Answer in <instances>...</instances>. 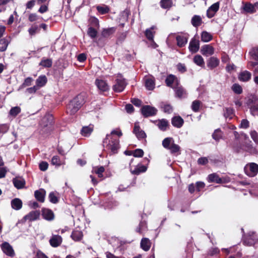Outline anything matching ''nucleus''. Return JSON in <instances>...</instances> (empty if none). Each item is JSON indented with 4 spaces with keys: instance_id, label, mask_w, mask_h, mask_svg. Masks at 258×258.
<instances>
[{
    "instance_id": "nucleus-44",
    "label": "nucleus",
    "mask_w": 258,
    "mask_h": 258,
    "mask_svg": "<svg viewBox=\"0 0 258 258\" xmlns=\"http://www.w3.org/2000/svg\"><path fill=\"white\" fill-rule=\"evenodd\" d=\"M232 148L235 152L240 153L242 151V144H240L238 140L234 141Z\"/></svg>"
},
{
    "instance_id": "nucleus-10",
    "label": "nucleus",
    "mask_w": 258,
    "mask_h": 258,
    "mask_svg": "<svg viewBox=\"0 0 258 258\" xmlns=\"http://www.w3.org/2000/svg\"><path fill=\"white\" fill-rule=\"evenodd\" d=\"M40 213L39 211L35 210L30 212L26 215L23 218L24 221L28 220L29 222H32L39 219Z\"/></svg>"
},
{
    "instance_id": "nucleus-41",
    "label": "nucleus",
    "mask_w": 258,
    "mask_h": 258,
    "mask_svg": "<svg viewBox=\"0 0 258 258\" xmlns=\"http://www.w3.org/2000/svg\"><path fill=\"white\" fill-rule=\"evenodd\" d=\"M224 116L226 118L232 119L234 116V110L231 107H227L224 109Z\"/></svg>"
},
{
    "instance_id": "nucleus-21",
    "label": "nucleus",
    "mask_w": 258,
    "mask_h": 258,
    "mask_svg": "<svg viewBox=\"0 0 258 258\" xmlns=\"http://www.w3.org/2000/svg\"><path fill=\"white\" fill-rule=\"evenodd\" d=\"M242 10L246 14H253L256 12V9H254L253 5L249 2H242Z\"/></svg>"
},
{
    "instance_id": "nucleus-62",
    "label": "nucleus",
    "mask_w": 258,
    "mask_h": 258,
    "mask_svg": "<svg viewBox=\"0 0 258 258\" xmlns=\"http://www.w3.org/2000/svg\"><path fill=\"white\" fill-rule=\"evenodd\" d=\"M248 66L249 69H251V68H255L253 71L254 75H258V61H250L248 63Z\"/></svg>"
},
{
    "instance_id": "nucleus-16",
    "label": "nucleus",
    "mask_w": 258,
    "mask_h": 258,
    "mask_svg": "<svg viewBox=\"0 0 258 258\" xmlns=\"http://www.w3.org/2000/svg\"><path fill=\"white\" fill-rule=\"evenodd\" d=\"M46 191L43 188H40L34 191V197L37 201L40 203H43L45 201Z\"/></svg>"
},
{
    "instance_id": "nucleus-17",
    "label": "nucleus",
    "mask_w": 258,
    "mask_h": 258,
    "mask_svg": "<svg viewBox=\"0 0 258 258\" xmlns=\"http://www.w3.org/2000/svg\"><path fill=\"white\" fill-rule=\"evenodd\" d=\"M200 48V41L196 39L195 37L192 38L190 40L189 44V49L192 52L196 53Z\"/></svg>"
},
{
    "instance_id": "nucleus-53",
    "label": "nucleus",
    "mask_w": 258,
    "mask_h": 258,
    "mask_svg": "<svg viewBox=\"0 0 258 258\" xmlns=\"http://www.w3.org/2000/svg\"><path fill=\"white\" fill-rule=\"evenodd\" d=\"M222 134L220 129H216L212 134V138L214 140L218 142L222 138Z\"/></svg>"
},
{
    "instance_id": "nucleus-46",
    "label": "nucleus",
    "mask_w": 258,
    "mask_h": 258,
    "mask_svg": "<svg viewBox=\"0 0 258 258\" xmlns=\"http://www.w3.org/2000/svg\"><path fill=\"white\" fill-rule=\"evenodd\" d=\"M39 26L36 23L32 25L31 27L29 29L28 32L30 35L33 36L40 32Z\"/></svg>"
},
{
    "instance_id": "nucleus-24",
    "label": "nucleus",
    "mask_w": 258,
    "mask_h": 258,
    "mask_svg": "<svg viewBox=\"0 0 258 258\" xmlns=\"http://www.w3.org/2000/svg\"><path fill=\"white\" fill-rule=\"evenodd\" d=\"M219 60L217 57L212 56L207 60V65L210 70H213L219 66Z\"/></svg>"
},
{
    "instance_id": "nucleus-34",
    "label": "nucleus",
    "mask_w": 258,
    "mask_h": 258,
    "mask_svg": "<svg viewBox=\"0 0 258 258\" xmlns=\"http://www.w3.org/2000/svg\"><path fill=\"white\" fill-rule=\"evenodd\" d=\"M11 205L12 208L15 210H20L23 205L21 200L19 198H15L11 201Z\"/></svg>"
},
{
    "instance_id": "nucleus-54",
    "label": "nucleus",
    "mask_w": 258,
    "mask_h": 258,
    "mask_svg": "<svg viewBox=\"0 0 258 258\" xmlns=\"http://www.w3.org/2000/svg\"><path fill=\"white\" fill-rule=\"evenodd\" d=\"M258 104V98L255 95H251L249 97L247 101V104L250 107L253 105Z\"/></svg>"
},
{
    "instance_id": "nucleus-63",
    "label": "nucleus",
    "mask_w": 258,
    "mask_h": 258,
    "mask_svg": "<svg viewBox=\"0 0 258 258\" xmlns=\"http://www.w3.org/2000/svg\"><path fill=\"white\" fill-rule=\"evenodd\" d=\"M144 152L142 149H137L133 151V156L135 157H142Z\"/></svg>"
},
{
    "instance_id": "nucleus-32",
    "label": "nucleus",
    "mask_w": 258,
    "mask_h": 258,
    "mask_svg": "<svg viewBox=\"0 0 258 258\" xmlns=\"http://www.w3.org/2000/svg\"><path fill=\"white\" fill-rule=\"evenodd\" d=\"M47 82V79L45 75H43L38 77L36 80V86L38 89L44 87Z\"/></svg>"
},
{
    "instance_id": "nucleus-13",
    "label": "nucleus",
    "mask_w": 258,
    "mask_h": 258,
    "mask_svg": "<svg viewBox=\"0 0 258 258\" xmlns=\"http://www.w3.org/2000/svg\"><path fill=\"white\" fill-rule=\"evenodd\" d=\"M95 85L101 92H107L109 90V87L107 82L102 79H97L95 80Z\"/></svg>"
},
{
    "instance_id": "nucleus-8",
    "label": "nucleus",
    "mask_w": 258,
    "mask_h": 258,
    "mask_svg": "<svg viewBox=\"0 0 258 258\" xmlns=\"http://www.w3.org/2000/svg\"><path fill=\"white\" fill-rule=\"evenodd\" d=\"M1 248L3 252L7 255L10 257H14L15 255V252L13 247L8 242H4L1 244Z\"/></svg>"
},
{
    "instance_id": "nucleus-30",
    "label": "nucleus",
    "mask_w": 258,
    "mask_h": 258,
    "mask_svg": "<svg viewBox=\"0 0 258 258\" xmlns=\"http://www.w3.org/2000/svg\"><path fill=\"white\" fill-rule=\"evenodd\" d=\"M49 120V124H47L43 128V132L46 133V134L49 135L53 131V128L52 125L53 124V117L51 115H49L47 117Z\"/></svg>"
},
{
    "instance_id": "nucleus-55",
    "label": "nucleus",
    "mask_w": 258,
    "mask_h": 258,
    "mask_svg": "<svg viewBox=\"0 0 258 258\" xmlns=\"http://www.w3.org/2000/svg\"><path fill=\"white\" fill-rule=\"evenodd\" d=\"M168 149L170 150L171 154H175L180 151V147L178 145L172 142L170 147Z\"/></svg>"
},
{
    "instance_id": "nucleus-11",
    "label": "nucleus",
    "mask_w": 258,
    "mask_h": 258,
    "mask_svg": "<svg viewBox=\"0 0 258 258\" xmlns=\"http://www.w3.org/2000/svg\"><path fill=\"white\" fill-rule=\"evenodd\" d=\"M147 166L143 165L142 164H138L133 169L132 167H130V171L132 174L138 175L142 173L145 172L147 170Z\"/></svg>"
},
{
    "instance_id": "nucleus-45",
    "label": "nucleus",
    "mask_w": 258,
    "mask_h": 258,
    "mask_svg": "<svg viewBox=\"0 0 258 258\" xmlns=\"http://www.w3.org/2000/svg\"><path fill=\"white\" fill-rule=\"evenodd\" d=\"M39 64L44 68H50L52 65V61L50 58H43Z\"/></svg>"
},
{
    "instance_id": "nucleus-61",
    "label": "nucleus",
    "mask_w": 258,
    "mask_h": 258,
    "mask_svg": "<svg viewBox=\"0 0 258 258\" xmlns=\"http://www.w3.org/2000/svg\"><path fill=\"white\" fill-rule=\"evenodd\" d=\"M48 3H49V2H48L47 4H43L40 5V7L39 8V9L38 10V12L40 14H43V13L47 12L49 10Z\"/></svg>"
},
{
    "instance_id": "nucleus-58",
    "label": "nucleus",
    "mask_w": 258,
    "mask_h": 258,
    "mask_svg": "<svg viewBox=\"0 0 258 258\" xmlns=\"http://www.w3.org/2000/svg\"><path fill=\"white\" fill-rule=\"evenodd\" d=\"M232 90L236 94H240L242 93V88L238 84H234L232 87Z\"/></svg>"
},
{
    "instance_id": "nucleus-27",
    "label": "nucleus",
    "mask_w": 258,
    "mask_h": 258,
    "mask_svg": "<svg viewBox=\"0 0 258 258\" xmlns=\"http://www.w3.org/2000/svg\"><path fill=\"white\" fill-rule=\"evenodd\" d=\"M251 77V74L247 71H244L239 73L238 78L240 81L247 82Z\"/></svg>"
},
{
    "instance_id": "nucleus-20",
    "label": "nucleus",
    "mask_w": 258,
    "mask_h": 258,
    "mask_svg": "<svg viewBox=\"0 0 258 258\" xmlns=\"http://www.w3.org/2000/svg\"><path fill=\"white\" fill-rule=\"evenodd\" d=\"M145 86L148 90H153L155 88V79L154 77H148L145 80Z\"/></svg>"
},
{
    "instance_id": "nucleus-12",
    "label": "nucleus",
    "mask_w": 258,
    "mask_h": 258,
    "mask_svg": "<svg viewBox=\"0 0 258 258\" xmlns=\"http://www.w3.org/2000/svg\"><path fill=\"white\" fill-rule=\"evenodd\" d=\"M174 90L175 96L179 99L184 98L186 96V91L183 87L180 85L174 86L173 88Z\"/></svg>"
},
{
    "instance_id": "nucleus-39",
    "label": "nucleus",
    "mask_w": 258,
    "mask_h": 258,
    "mask_svg": "<svg viewBox=\"0 0 258 258\" xmlns=\"http://www.w3.org/2000/svg\"><path fill=\"white\" fill-rule=\"evenodd\" d=\"M201 41L204 42H208L213 39L212 35L206 31H203L201 34Z\"/></svg>"
},
{
    "instance_id": "nucleus-25",
    "label": "nucleus",
    "mask_w": 258,
    "mask_h": 258,
    "mask_svg": "<svg viewBox=\"0 0 258 258\" xmlns=\"http://www.w3.org/2000/svg\"><path fill=\"white\" fill-rule=\"evenodd\" d=\"M157 126L160 131L165 132L169 128L170 124L167 119L163 118L159 119L158 123H157Z\"/></svg>"
},
{
    "instance_id": "nucleus-7",
    "label": "nucleus",
    "mask_w": 258,
    "mask_h": 258,
    "mask_svg": "<svg viewBox=\"0 0 258 258\" xmlns=\"http://www.w3.org/2000/svg\"><path fill=\"white\" fill-rule=\"evenodd\" d=\"M258 242V239L254 235H246L243 237L242 243L246 246H252Z\"/></svg>"
},
{
    "instance_id": "nucleus-49",
    "label": "nucleus",
    "mask_w": 258,
    "mask_h": 258,
    "mask_svg": "<svg viewBox=\"0 0 258 258\" xmlns=\"http://www.w3.org/2000/svg\"><path fill=\"white\" fill-rule=\"evenodd\" d=\"M249 53L252 59L258 61V46L252 47Z\"/></svg>"
},
{
    "instance_id": "nucleus-14",
    "label": "nucleus",
    "mask_w": 258,
    "mask_h": 258,
    "mask_svg": "<svg viewBox=\"0 0 258 258\" xmlns=\"http://www.w3.org/2000/svg\"><path fill=\"white\" fill-rule=\"evenodd\" d=\"M49 242L52 247H57L61 245L62 242V238L59 235H52Z\"/></svg>"
},
{
    "instance_id": "nucleus-48",
    "label": "nucleus",
    "mask_w": 258,
    "mask_h": 258,
    "mask_svg": "<svg viewBox=\"0 0 258 258\" xmlns=\"http://www.w3.org/2000/svg\"><path fill=\"white\" fill-rule=\"evenodd\" d=\"M202 105V102L199 100H194L191 104V108L192 110L195 112L199 111L200 108Z\"/></svg>"
},
{
    "instance_id": "nucleus-1",
    "label": "nucleus",
    "mask_w": 258,
    "mask_h": 258,
    "mask_svg": "<svg viewBox=\"0 0 258 258\" xmlns=\"http://www.w3.org/2000/svg\"><path fill=\"white\" fill-rule=\"evenodd\" d=\"M86 94L85 93H81L77 95L67 105V114L72 115L77 113L86 102Z\"/></svg>"
},
{
    "instance_id": "nucleus-40",
    "label": "nucleus",
    "mask_w": 258,
    "mask_h": 258,
    "mask_svg": "<svg viewBox=\"0 0 258 258\" xmlns=\"http://www.w3.org/2000/svg\"><path fill=\"white\" fill-rule=\"evenodd\" d=\"M93 131V127L91 125L83 126L81 130V133L82 136L88 137L90 135Z\"/></svg>"
},
{
    "instance_id": "nucleus-6",
    "label": "nucleus",
    "mask_w": 258,
    "mask_h": 258,
    "mask_svg": "<svg viewBox=\"0 0 258 258\" xmlns=\"http://www.w3.org/2000/svg\"><path fill=\"white\" fill-rule=\"evenodd\" d=\"M165 83L167 87L173 89L174 86L180 85V80L176 76L169 74L167 76Z\"/></svg>"
},
{
    "instance_id": "nucleus-42",
    "label": "nucleus",
    "mask_w": 258,
    "mask_h": 258,
    "mask_svg": "<svg viewBox=\"0 0 258 258\" xmlns=\"http://www.w3.org/2000/svg\"><path fill=\"white\" fill-rule=\"evenodd\" d=\"M194 62L198 66L202 68L205 67V62L203 58L200 55H196L194 57Z\"/></svg>"
},
{
    "instance_id": "nucleus-36",
    "label": "nucleus",
    "mask_w": 258,
    "mask_h": 258,
    "mask_svg": "<svg viewBox=\"0 0 258 258\" xmlns=\"http://www.w3.org/2000/svg\"><path fill=\"white\" fill-rule=\"evenodd\" d=\"M71 237L74 241H79L82 239L83 234L82 231L76 229L73 231Z\"/></svg>"
},
{
    "instance_id": "nucleus-38",
    "label": "nucleus",
    "mask_w": 258,
    "mask_h": 258,
    "mask_svg": "<svg viewBox=\"0 0 258 258\" xmlns=\"http://www.w3.org/2000/svg\"><path fill=\"white\" fill-rule=\"evenodd\" d=\"M96 10L100 15L108 14L110 11L109 7L104 4L97 6Z\"/></svg>"
},
{
    "instance_id": "nucleus-29",
    "label": "nucleus",
    "mask_w": 258,
    "mask_h": 258,
    "mask_svg": "<svg viewBox=\"0 0 258 258\" xmlns=\"http://www.w3.org/2000/svg\"><path fill=\"white\" fill-rule=\"evenodd\" d=\"M177 45L179 47H184L187 42L188 37L186 35H177L176 37Z\"/></svg>"
},
{
    "instance_id": "nucleus-33",
    "label": "nucleus",
    "mask_w": 258,
    "mask_h": 258,
    "mask_svg": "<svg viewBox=\"0 0 258 258\" xmlns=\"http://www.w3.org/2000/svg\"><path fill=\"white\" fill-rule=\"evenodd\" d=\"M152 243L148 238H143L141 241V247L145 251H148L151 246Z\"/></svg>"
},
{
    "instance_id": "nucleus-37",
    "label": "nucleus",
    "mask_w": 258,
    "mask_h": 258,
    "mask_svg": "<svg viewBox=\"0 0 258 258\" xmlns=\"http://www.w3.org/2000/svg\"><path fill=\"white\" fill-rule=\"evenodd\" d=\"M191 23L195 27L200 26L203 23V20L201 17L199 15H194L191 20Z\"/></svg>"
},
{
    "instance_id": "nucleus-64",
    "label": "nucleus",
    "mask_w": 258,
    "mask_h": 258,
    "mask_svg": "<svg viewBox=\"0 0 258 258\" xmlns=\"http://www.w3.org/2000/svg\"><path fill=\"white\" fill-rule=\"evenodd\" d=\"M249 109L250 113L252 115L258 116V104L251 106L249 107Z\"/></svg>"
},
{
    "instance_id": "nucleus-19",
    "label": "nucleus",
    "mask_w": 258,
    "mask_h": 258,
    "mask_svg": "<svg viewBox=\"0 0 258 258\" xmlns=\"http://www.w3.org/2000/svg\"><path fill=\"white\" fill-rule=\"evenodd\" d=\"M201 52L205 56L211 55L214 53V49L212 46L205 44L202 46Z\"/></svg>"
},
{
    "instance_id": "nucleus-60",
    "label": "nucleus",
    "mask_w": 258,
    "mask_h": 258,
    "mask_svg": "<svg viewBox=\"0 0 258 258\" xmlns=\"http://www.w3.org/2000/svg\"><path fill=\"white\" fill-rule=\"evenodd\" d=\"M162 109L163 111L166 113L170 114L173 111V107L172 106L168 104H164L162 107Z\"/></svg>"
},
{
    "instance_id": "nucleus-57",
    "label": "nucleus",
    "mask_w": 258,
    "mask_h": 258,
    "mask_svg": "<svg viewBox=\"0 0 258 258\" xmlns=\"http://www.w3.org/2000/svg\"><path fill=\"white\" fill-rule=\"evenodd\" d=\"M94 172L98 175L99 178H102L103 177V173L105 171V168L103 166L96 167L93 169Z\"/></svg>"
},
{
    "instance_id": "nucleus-4",
    "label": "nucleus",
    "mask_w": 258,
    "mask_h": 258,
    "mask_svg": "<svg viewBox=\"0 0 258 258\" xmlns=\"http://www.w3.org/2000/svg\"><path fill=\"white\" fill-rule=\"evenodd\" d=\"M158 110L154 107L149 105H143L141 108V112L144 117L156 115Z\"/></svg>"
},
{
    "instance_id": "nucleus-43",
    "label": "nucleus",
    "mask_w": 258,
    "mask_h": 258,
    "mask_svg": "<svg viewBox=\"0 0 258 258\" xmlns=\"http://www.w3.org/2000/svg\"><path fill=\"white\" fill-rule=\"evenodd\" d=\"M154 27H152L149 29H147L145 32V35L149 41H153L155 32L152 31Z\"/></svg>"
},
{
    "instance_id": "nucleus-9",
    "label": "nucleus",
    "mask_w": 258,
    "mask_h": 258,
    "mask_svg": "<svg viewBox=\"0 0 258 258\" xmlns=\"http://www.w3.org/2000/svg\"><path fill=\"white\" fill-rule=\"evenodd\" d=\"M41 215L44 219L48 221H51L55 218L53 212L51 209L46 208L41 209Z\"/></svg>"
},
{
    "instance_id": "nucleus-35",
    "label": "nucleus",
    "mask_w": 258,
    "mask_h": 258,
    "mask_svg": "<svg viewBox=\"0 0 258 258\" xmlns=\"http://www.w3.org/2000/svg\"><path fill=\"white\" fill-rule=\"evenodd\" d=\"M51 164L58 167L65 164V160L64 159H61L58 156L55 155L52 157L51 160Z\"/></svg>"
},
{
    "instance_id": "nucleus-47",
    "label": "nucleus",
    "mask_w": 258,
    "mask_h": 258,
    "mask_svg": "<svg viewBox=\"0 0 258 258\" xmlns=\"http://www.w3.org/2000/svg\"><path fill=\"white\" fill-rule=\"evenodd\" d=\"M160 6L164 9H169L172 6V0H161L160 2Z\"/></svg>"
},
{
    "instance_id": "nucleus-15",
    "label": "nucleus",
    "mask_w": 258,
    "mask_h": 258,
    "mask_svg": "<svg viewBox=\"0 0 258 258\" xmlns=\"http://www.w3.org/2000/svg\"><path fill=\"white\" fill-rule=\"evenodd\" d=\"M133 133L139 140L144 139L147 137L145 132L141 129L140 125L137 123L135 124Z\"/></svg>"
},
{
    "instance_id": "nucleus-18",
    "label": "nucleus",
    "mask_w": 258,
    "mask_h": 258,
    "mask_svg": "<svg viewBox=\"0 0 258 258\" xmlns=\"http://www.w3.org/2000/svg\"><path fill=\"white\" fill-rule=\"evenodd\" d=\"M11 41L10 36H6L0 39V52L5 51Z\"/></svg>"
},
{
    "instance_id": "nucleus-2",
    "label": "nucleus",
    "mask_w": 258,
    "mask_h": 258,
    "mask_svg": "<svg viewBox=\"0 0 258 258\" xmlns=\"http://www.w3.org/2000/svg\"><path fill=\"white\" fill-rule=\"evenodd\" d=\"M110 137V136L109 135H106L103 142V146L112 154H115L117 153L119 148V141L118 139L113 138H110L109 139V137Z\"/></svg>"
},
{
    "instance_id": "nucleus-31",
    "label": "nucleus",
    "mask_w": 258,
    "mask_h": 258,
    "mask_svg": "<svg viewBox=\"0 0 258 258\" xmlns=\"http://www.w3.org/2000/svg\"><path fill=\"white\" fill-rule=\"evenodd\" d=\"M116 30V28L113 27L103 29L101 32V36L104 38H108L113 34Z\"/></svg>"
},
{
    "instance_id": "nucleus-56",
    "label": "nucleus",
    "mask_w": 258,
    "mask_h": 258,
    "mask_svg": "<svg viewBox=\"0 0 258 258\" xmlns=\"http://www.w3.org/2000/svg\"><path fill=\"white\" fill-rule=\"evenodd\" d=\"M173 141L174 142L173 139L171 137H167L165 138L162 141V146L163 147L166 149H168L170 147V144H171V142Z\"/></svg>"
},
{
    "instance_id": "nucleus-3",
    "label": "nucleus",
    "mask_w": 258,
    "mask_h": 258,
    "mask_svg": "<svg viewBox=\"0 0 258 258\" xmlns=\"http://www.w3.org/2000/svg\"><path fill=\"white\" fill-rule=\"evenodd\" d=\"M244 170L249 177H254L258 173V164L253 162L249 163L245 165Z\"/></svg>"
},
{
    "instance_id": "nucleus-51",
    "label": "nucleus",
    "mask_w": 258,
    "mask_h": 258,
    "mask_svg": "<svg viewBox=\"0 0 258 258\" xmlns=\"http://www.w3.org/2000/svg\"><path fill=\"white\" fill-rule=\"evenodd\" d=\"M48 199L50 202L54 204H57L59 201V198L57 196V194L53 191L49 193Z\"/></svg>"
},
{
    "instance_id": "nucleus-50",
    "label": "nucleus",
    "mask_w": 258,
    "mask_h": 258,
    "mask_svg": "<svg viewBox=\"0 0 258 258\" xmlns=\"http://www.w3.org/2000/svg\"><path fill=\"white\" fill-rule=\"evenodd\" d=\"M87 34L88 35L91 37L92 39L96 38L97 35V30L93 27H89L87 30Z\"/></svg>"
},
{
    "instance_id": "nucleus-5",
    "label": "nucleus",
    "mask_w": 258,
    "mask_h": 258,
    "mask_svg": "<svg viewBox=\"0 0 258 258\" xmlns=\"http://www.w3.org/2000/svg\"><path fill=\"white\" fill-rule=\"evenodd\" d=\"M126 85L127 83L125 79L123 78L122 76H120L119 78L115 80V83L113 86L112 89L115 92H121L124 90Z\"/></svg>"
},
{
    "instance_id": "nucleus-28",
    "label": "nucleus",
    "mask_w": 258,
    "mask_h": 258,
    "mask_svg": "<svg viewBox=\"0 0 258 258\" xmlns=\"http://www.w3.org/2000/svg\"><path fill=\"white\" fill-rule=\"evenodd\" d=\"M255 151V148H253L251 141H245L242 143V152H247L249 153H253Z\"/></svg>"
},
{
    "instance_id": "nucleus-52",
    "label": "nucleus",
    "mask_w": 258,
    "mask_h": 258,
    "mask_svg": "<svg viewBox=\"0 0 258 258\" xmlns=\"http://www.w3.org/2000/svg\"><path fill=\"white\" fill-rule=\"evenodd\" d=\"M89 23L91 27H96L98 28L99 27V20L94 16H91L89 19Z\"/></svg>"
},
{
    "instance_id": "nucleus-26",
    "label": "nucleus",
    "mask_w": 258,
    "mask_h": 258,
    "mask_svg": "<svg viewBox=\"0 0 258 258\" xmlns=\"http://www.w3.org/2000/svg\"><path fill=\"white\" fill-rule=\"evenodd\" d=\"M13 183L14 186L17 189H22L24 187L26 182L24 178L15 177L13 179Z\"/></svg>"
},
{
    "instance_id": "nucleus-23",
    "label": "nucleus",
    "mask_w": 258,
    "mask_h": 258,
    "mask_svg": "<svg viewBox=\"0 0 258 258\" xmlns=\"http://www.w3.org/2000/svg\"><path fill=\"white\" fill-rule=\"evenodd\" d=\"M184 123L183 118L180 116H173L171 119V124L172 125L177 128H180Z\"/></svg>"
},
{
    "instance_id": "nucleus-59",
    "label": "nucleus",
    "mask_w": 258,
    "mask_h": 258,
    "mask_svg": "<svg viewBox=\"0 0 258 258\" xmlns=\"http://www.w3.org/2000/svg\"><path fill=\"white\" fill-rule=\"evenodd\" d=\"M21 108L19 106L12 107L10 110L9 114L10 115L16 117L21 112Z\"/></svg>"
},
{
    "instance_id": "nucleus-22",
    "label": "nucleus",
    "mask_w": 258,
    "mask_h": 258,
    "mask_svg": "<svg viewBox=\"0 0 258 258\" xmlns=\"http://www.w3.org/2000/svg\"><path fill=\"white\" fill-rule=\"evenodd\" d=\"M207 180L209 182H215L217 183H222L224 182V180L220 177L219 175L216 173L209 174Z\"/></svg>"
}]
</instances>
